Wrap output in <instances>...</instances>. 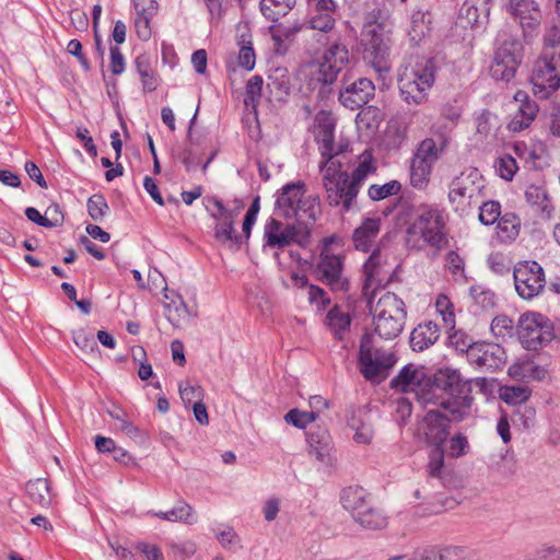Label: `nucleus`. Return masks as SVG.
<instances>
[{"label":"nucleus","mask_w":560,"mask_h":560,"mask_svg":"<svg viewBox=\"0 0 560 560\" xmlns=\"http://www.w3.org/2000/svg\"><path fill=\"white\" fill-rule=\"evenodd\" d=\"M393 387L402 393H412L422 405L438 401L443 390L455 392L460 385L459 373L445 368L431 374L424 366L407 364L392 381Z\"/></svg>","instance_id":"f257e3e1"},{"label":"nucleus","mask_w":560,"mask_h":560,"mask_svg":"<svg viewBox=\"0 0 560 560\" xmlns=\"http://www.w3.org/2000/svg\"><path fill=\"white\" fill-rule=\"evenodd\" d=\"M368 298L375 334L385 340L397 338L402 332L407 318L404 301L388 291H380L376 298Z\"/></svg>","instance_id":"f03ea898"},{"label":"nucleus","mask_w":560,"mask_h":560,"mask_svg":"<svg viewBox=\"0 0 560 560\" xmlns=\"http://www.w3.org/2000/svg\"><path fill=\"white\" fill-rule=\"evenodd\" d=\"M326 198L331 206H341L349 211L359 194L351 177L335 159H326L319 166Z\"/></svg>","instance_id":"7ed1b4c3"},{"label":"nucleus","mask_w":560,"mask_h":560,"mask_svg":"<svg viewBox=\"0 0 560 560\" xmlns=\"http://www.w3.org/2000/svg\"><path fill=\"white\" fill-rule=\"evenodd\" d=\"M533 94L549 98L560 88V50L542 49L532 63L528 78Z\"/></svg>","instance_id":"20e7f679"},{"label":"nucleus","mask_w":560,"mask_h":560,"mask_svg":"<svg viewBox=\"0 0 560 560\" xmlns=\"http://www.w3.org/2000/svg\"><path fill=\"white\" fill-rule=\"evenodd\" d=\"M435 81L431 61L422 59L408 65L399 75V91L408 104H421Z\"/></svg>","instance_id":"39448f33"},{"label":"nucleus","mask_w":560,"mask_h":560,"mask_svg":"<svg viewBox=\"0 0 560 560\" xmlns=\"http://www.w3.org/2000/svg\"><path fill=\"white\" fill-rule=\"evenodd\" d=\"M517 336L525 349L536 351L555 339V324L541 313L526 312L518 319Z\"/></svg>","instance_id":"423d86ee"},{"label":"nucleus","mask_w":560,"mask_h":560,"mask_svg":"<svg viewBox=\"0 0 560 560\" xmlns=\"http://www.w3.org/2000/svg\"><path fill=\"white\" fill-rule=\"evenodd\" d=\"M304 192L303 183L285 185L276 201L279 214L298 222L314 221L318 206L315 200L305 199Z\"/></svg>","instance_id":"0eeeda50"},{"label":"nucleus","mask_w":560,"mask_h":560,"mask_svg":"<svg viewBox=\"0 0 560 560\" xmlns=\"http://www.w3.org/2000/svg\"><path fill=\"white\" fill-rule=\"evenodd\" d=\"M442 221L439 212L424 209L407 231V243L421 249L425 246L439 247L443 243Z\"/></svg>","instance_id":"6e6552de"},{"label":"nucleus","mask_w":560,"mask_h":560,"mask_svg":"<svg viewBox=\"0 0 560 560\" xmlns=\"http://www.w3.org/2000/svg\"><path fill=\"white\" fill-rule=\"evenodd\" d=\"M336 237L325 238L323 248L316 264V272L322 281L326 282L335 291H347L349 281L343 275L342 256L331 248Z\"/></svg>","instance_id":"1a4fd4ad"},{"label":"nucleus","mask_w":560,"mask_h":560,"mask_svg":"<svg viewBox=\"0 0 560 560\" xmlns=\"http://www.w3.org/2000/svg\"><path fill=\"white\" fill-rule=\"evenodd\" d=\"M265 244L273 248H283L293 243L305 246L310 241V229L306 223L284 224L270 219L264 226Z\"/></svg>","instance_id":"9d476101"},{"label":"nucleus","mask_w":560,"mask_h":560,"mask_svg":"<svg viewBox=\"0 0 560 560\" xmlns=\"http://www.w3.org/2000/svg\"><path fill=\"white\" fill-rule=\"evenodd\" d=\"M343 506L351 512L352 517L361 526L380 529L387 525L386 516L377 509L365 502L360 489H348L342 494Z\"/></svg>","instance_id":"9b49d317"},{"label":"nucleus","mask_w":560,"mask_h":560,"mask_svg":"<svg viewBox=\"0 0 560 560\" xmlns=\"http://www.w3.org/2000/svg\"><path fill=\"white\" fill-rule=\"evenodd\" d=\"M513 276L515 290L523 300H532L539 295L546 284L544 268L534 260L517 262Z\"/></svg>","instance_id":"f8f14e48"},{"label":"nucleus","mask_w":560,"mask_h":560,"mask_svg":"<svg viewBox=\"0 0 560 560\" xmlns=\"http://www.w3.org/2000/svg\"><path fill=\"white\" fill-rule=\"evenodd\" d=\"M396 362L393 353L373 351L372 338L364 336L359 352L360 371L365 378L375 381L382 377Z\"/></svg>","instance_id":"ddd939ff"},{"label":"nucleus","mask_w":560,"mask_h":560,"mask_svg":"<svg viewBox=\"0 0 560 560\" xmlns=\"http://www.w3.org/2000/svg\"><path fill=\"white\" fill-rule=\"evenodd\" d=\"M522 61V46L516 42L502 44L494 54L490 67L491 77L497 81H511Z\"/></svg>","instance_id":"4468645a"},{"label":"nucleus","mask_w":560,"mask_h":560,"mask_svg":"<svg viewBox=\"0 0 560 560\" xmlns=\"http://www.w3.org/2000/svg\"><path fill=\"white\" fill-rule=\"evenodd\" d=\"M483 186L481 173L477 168H468L452 182L448 198L457 206H466L481 194Z\"/></svg>","instance_id":"2eb2a0df"},{"label":"nucleus","mask_w":560,"mask_h":560,"mask_svg":"<svg viewBox=\"0 0 560 560\" xmlns=\"http://www.w3.org/2000/svg\"><path fill=\"white\" fill-rule=\"evenodd\" d=\"M460 385L455 392L443 390L439 395L438 401L430 405H439L445 409L452 420L462 421L470 415L472 398L467 395V383L459 375Z\"/></svg>","instance_id":"dca6fc26"},{"label":"nucleus","mask_w":560,"mask_h":560,"mask_svg":"<svg viewBox=\"0 0 560 560\" xmlns=\"http://www.w3.org/2000/svg\"><path fill=\"white\" fill-rule=\"evenodd\" d=\"M390 27L387 22L373 20L364 24L362 36L365 51L375 58H383L390 42Z\"/></svg>","instance_id":"f3484780"},{"label":"nucleus","mask_w":560,"mask_h":560,"mask_svg":"<svg viewBox=\"0 0 560 560\" xmlns=\"http://www.w3.org/2000/svg\"><path fill=\"white\" fill-rule=\"evenodd\" d=\"M467 355L472 363L490 371L501 368L506 359L504 349L492 342H476L467 349Z\"/></svg>","instance_id":"a211bd4d"},{"label":"nucleus","mask_w":560,"mask_h":560,"mask_svg":"<svg viewBox=\"0 0 560 560\" xmlns=\"http://www.w3.org/2000/svg\"><path fill=\"white\" fill-rule=\"evenodd\" d=\"M418 433L429 444L441 446L448 435V420L439 411L431 410L419 423Z\"/></svg>","instance_id":"6ab92c4d"},{"label":"nucleus","mask_w":560,"mask_h":560,"mask_svg":"<svg viewBox=\"0 0 560 560\" xmlns=\"http://www.w3.org/2000/svg\"><path fill=\"white\" fill-rule=\"evenodd\" d=\"M315 136L319 144V150L323 158L334 159L337 154L335 149V119L330 112L320 110L315 116Z\"/></svg>","instance_id":"aec40b11"},{"label":"nucleus","mask_w":560,"mask_h":560,"mask_svg":"<svg viewBox=\"0 0 560 560\" xmlns=\"http://www.w3.org/2000/svg\"><path fill=\"white\" fill-rule=\"evenodd\" d=\"M506 8L524 30H533L540 24L541 11L534 0H510Z\"/></svg>","instance_id":"412c9836"},{"label":"nucleus","mask_w":560,"mask_h":560,"mask_svg":"<svg viewBox=\"0 0 560 560\" xmlns=\"http://www.w3.org/2000/svg\"><path fill=\"white\" fill-rule=\"evenodd\" d=\"M514 100L518 102L520 105L508 124V128L513 132H520L529 127L533 122L538 113V105L529 100L528 94L524 91H517L514 94Z\"/></svg>","instance_id":"4be33fe9"},{"label":"nucleus","mask_w":560,"mask_h":560,"mask_svg":"<svg viewBox=\"0 0 560 560\" xmlns=\"http://www.w3.org/2000/svg\"><path fill=\"white\" fill-rule=\"evenodd\" d=\"M374 90L371 80L359 79L340 92L339 100L345 107L355 109L373 97Z\"/></svg>","instance_id":"5701e85b"},{"label":"nucleus","mask_w":560,"mask_h":560,"mask_svg":"<svg viewBox=\"0 0 560 560\" xmlns=\"http://www.w3.org/2000/svg\"><path fill=\"white\" fill-rule=\"evenodd\" d=\"M382 229V219L380 217L364 218L353 230L352 241L355 249L369 252Z\"/></svg>","instance_id":"b1692460"},{"label":"nucleus","mask_w":560,"mask_h":560,"mask_svg":"<svg viewBox=\"0 0 560 560\" xmlns=\"http://www.w3.org/2000/svg\"><path fill=\"white\" fill-rule=\"evenodd\" d=\"M383 265L380 252H373V254L369 257L364 265L365 271V284H364V294L366 296L373 295L376 298L381 289V285L385 279L383 275Z\"/></svg>","instance_id":"393cba45"},{"label":"nucleus","mask_w":560,"mask_h":560,"mask_svg":"<svg viewBox=\"0 0 560 560\" xmlns=\"http://www.w3.org/2000/svg\"><path fill=\"white\" fill-rule=\"evenodd\" d=\"M327 66L329 65L323 59V57H320L316 60L304 63L299 70V77L310 85L330 84L337 79V77L336 74L328 77Z\"/></svg>","instance_id":"a878e982"},{"label":"nucleus","mask_w":560,"mask_h":560,"mask_svg":"<svg viewBox=\"0 0 560 560\" xmlns=\"http://www.w3.org/2000/svg\"><path fill=\"white\" fill-rule=\"evenodd\" d=\"M492 0H466L462 8V19L468 26H476L488 21Z\"/></svg>","instance_id":"bb28decb"},{"label":"nucleus","mask_w":560,"mask_h":560,"mask_svg":"<svg viewBox=\"0 0 560 560\" xmlns=\"http://www.w3.org/2000/svg\"><path fill=\"white\" fill-rule=\"evenodd\" d=\"M450 142L447 135H440L438 139L427 138L422 140L417 149L415 158L434 165L445 151Z\"/></svg>","instance_id":"cd10ccee"},{"label":"nucleus","mask_w":560,"mask_h":560,"mask_svg":"<svg viewBox=\"0 0 560 560\" xmlns=\"http://www.w3.org/2000/svg\"><path fill=\"white\" fill-rule=\"evenodd\" d=\"M440 337L439 326L433 322L418 325L410 335L412 350L423 351L435 343Z\"/></svg>","instance_id":"c85d7f7f"},{"label":"nucleus","mask_w":560,"mask_h":560,"mask_svg":"<svg viewBox=\"0 0 560 560\" xmlns=\"http://www.w3.org/2000/svg\"><path fill=\"white\" fill-rule=\"evenodd\" d=\"M214 206L218 209V213L214 214L217 220L214 236L222 244L233 243L236 238L233 215L224 208L221 201L215 200Z\"/></svg>","instance_id":"c756f323"},{"label":"nucleus","mask_w":560,"mask_h":560,"mask_svg":"<svg viewBox=\"0 0 560 560\" xmlns=\"http://www.w3.org/2000/svg\"><path fill=\"white\" fill-rule=\"evenodd\" d=\"M525 200L534 211L540 213L544 218L550 219L552 217L555 208L548 192L542 186H527L525 189Z\"/></svg>","instance_id":"7c9ffc66"},{"label":"nucleus","mask_w":560,"mask_h":560,"mask_svg":"<svg viewBox=\"0 0 560 560\" xmlns=\"http://www.w3.org/2000/svg\"><path fill=\"white\" fill-rule=\"evenodd\" d=\"M325 325L338 339H343L350 330L351 316L348 312L334 306L326 315Z\"/></svg>","instance_id":"2f4dec72"},{"label":"nucleus","mask_w":560,"mask_h":560,"mask_svg":"<svg viewBox=\"0 0 560 560\" xmlns=\"http://www.w3.org/2000/svg\"><path fill=\"white\" fill-rule=\"evenodd\" d=\"M377 170L376 161L371 151L366 150L357 158L351 180L360 190L362 183Z\"/></svg>","instance_id":"473e14b6"},{"label":"nucleus","mask_w":560,"mask_h":560,"mask_svg":"<svg viewBox=\"0 0 560 560\" xmlns=\"http://www.w3.org/2000/svg\"><path fill=\"white\" fill-rule=\"evenodd\" d=\"M26 493L30 500L42 508L50 505L52 494L47 479L37 478L26 483Z\"/></svg>","instance_id":"72a5a7b5"},{"label":"nucleus","mask_w":560,"mask_h":560,"mask_svg":"<svg viewBox=\"0 0 560 560\" xmlns=\"http://www.w3.org/2000/svg\"><path fill=\"white\" fill-rule=\"evenodd\" d=\"M323 59L329 65L328 77L336 74L349 62V51L345 45L332 44L324 54Z\"/></svg>","instance_id":"f704fd0d"},{"label":"nucleus","mask_w":560,"mask_h":560,"mask_svg":"<svg viewBox=\"0 0 560 560\" xmlns=\"http://www.w3.org/2000/svg\"><path fill=\"white\" fill-rule=\"evenodd\" d=\"M497 237L502 243H512L521 231V220L512 213L504 214L497 224Z\"/></svg>","instance_id":"c9c22d12"},{"label":"nucleus","mask_w":560,"mask_h":560,"mask_svg":"<svg viewBox=\"0 0 560 560\" xmlns=\"http://www.w3.org/2000/svg\"><path fill=\"white\" fill-rule=\"evenodd\" d=\"M165 311L167 320L175 328H183L191 317V313L180 296H178L177 301L171 300L170 303H166Z\"/></svg>","instance_id":"e433bc0d"},{"label":"nucleus","mask_w":560,"mask_h":560,"mask_svg":"<svg viewBox=\"0 0 560 560\" xmlns=\"http://www.w3.org/2000/svg\"><path fill=\"white\" fill-rule=\"evenodd\" d=\"M311 452L319 459H327L332 451L331 438L325 430H317L308 438Z\"/></svg>","instance_id":"4c0bfd02"},{"label":"nucleus","mask_w":560,"mask_h":560,"mask_svg":"<svg viewBox=\"0 0 560 560\" xmlns=\"http://www.w3.org/2000/svg\"><path fill=\"white\" fill-rule=\"evenodd\" d=\"M238 45L241 47L238 55V65L247 71L254 69L256 57L254 49L252 47V36L246 26L242 28V32L238 36Z\"/></svg>","instance_id":"58836bf2"},{"label":"nucleus","mask_w":560,"mask_h":560,"mask_svg":"<svg viewBox=\"0 0 560 560\" xmlns=\"http://www.w3.org/2000/svg\"><path fill=\"white\" fill-rule=\"evenodd\" d=\"M532 390L527 386H501L499 388V397L510 406H520L529 400Z\"/></svg>","instance_id":"ea45409f"},{"label":"nucleus","mask_w":560,"mask_h":560,"mask_svg":"<svg viewBox=\"0 0 560 560\" xmlns=\"http://www.w3.org/2000/svg\"><path fill=\"white\" fill-rule=\"evenodd\" d=\"M433 165L413 158L411 163L410 183L415 188L423 189L428 186Z\"/></svg>","instance_id":"a19ab883"},{"label":"nucleus","mask_w":560,"mask_h":560,"mask_svg":"<svg viewBox=\"0 0 560 560\" xmlns=\"http://www.w3.org/2000/svg\"><path fill=\"white\" fill-rule=\"evenodd\" d=\"M155 516L170 522H183L188 524L196 522L194 509L187 503H180L166 512H156Z\"/></svg>","instance_id":"79ce46f5"},{"label":"nucleus","mask_w":560,"mask_h":560,"mask_svg":"<svg viewBox=\"0 0 560 560\" xmlns=\"http://www.w3.org/2000/svg\"><path fill=\"white\" fill-rule=\"evenodd\" d=\"M294 4L295 0H260V10L267 19L276 21L287 14Z\"/></svg>","instance_id":"37998d69"},{"label":"nucleus","mask_w":560,"mask_h":560,"mask_svg":"<svg viewBox=\"0 0 560 560\" xmlns=\"http://www.w3.org/2000/svg\"><path fill=\"white\" fill-rule=\"evenodd\" d=\"M294 279L296 280V284L306 287L308 301L312 305H315L318 311H324L330 303V300L326 295L325 291L317 285L307 284V280L304 276H295Z\"/></svg>","instance_id":"c03bdc74"},{"label":"nucleus","mask_w":560,"mask_h":560,"mask_svg":"<svg viewBox=\"0 0 560 560\" xmlns=\"http://www.w3.org/2000/svg\"><path fill=\"white\" fill-rule=\"evenodd\" d=\"M178 390L180 398L186 406L202 401L205 398V390L197 382L188 380L180 382L178 384Z\"/></svg>","instance_id":"a18cd8bd"},{"label":"nucleus","mask_w":560,"mask_h":560,"mask_svg":"<svg viewBox=\"0 0 560 560\" xmlns=\"http://www.w3.org/2000/svg\"><path fill=\"white\" fill-rule=\"evenodd\" d=\"M435 311L442 317L444 325L453 329L455 327V308L451 299L445 294H439L435 299Z\"/></svg>","instance_id":"49530a36"},{"label":"nucleus","mask_w":560,"mask_h":560,"mask_svg":"<svg viewBox=\"0 0 560 560\" xmlns=\"http://www.w3.org/2000/svg\"><path fill=\"white\" fill-rule=\"evenodd\" d=\"M400 188L401 185L397 180H390L382 185L373 184L369 187L368 195L372 200L378 201L396 195Z\"/></svg>","instance_id":"de8ad7c7"},{"label":"nucleus","mask_w":560,"mask_h":560,"mask_svg":"<svg viewBox=\"0 0 560 560\" xmlns=\"http://www.w3.org/2000/svg\"><path fill=\"white\" fill-rule=\"evenodd\" d=\"M494 168L502 179L510 182L516 174L518 166L514 158L505 154L497 159Z\"/></svg>","instance_id":"09e8293b"},{"label":"nucleus","mask_w":560,"mask_h":560,"mask_svg":"<svg viewBox=\"0 0 560 560\" xmlns=\"http://www.w3.org/2000/svg\"><path fill=\"white\" fill-rule=\"evenodd\" d=\"M537 368L530 361H517L508 369V374L515 381H526L534 377Z\"/></svg>","instance_id":"8fccbe9b"},{"label":"nucleus","mask_w":560,"mask_h":560,"mask_svg":"<svg viewBox=\"0 0 560 560\" xmlns=\"http://www.w3.org/2000/svg\"><path fill=\"white\" fill-rule=\"evenodd\" d=\"M352 430L354 431L352 439L357 444L369 445L374 438V430L370 422L358 421L352 423Z\"/></svg>","instance_id":"3c124183"},{"label":"nucleus","mask_w":560,"mask_h":560,"mask_svg":"<svg viewBox=\"0 0 560 560\" xmlns=\"http://www.w3.org/2000/svg\"><path fill=\"white\" fill-rule=\"evenodd\" d=\"M317 416L313 411H300L298 409H292L284 416V420L288 423L300 429H303L314 422Z\"/></svg>","instance_id":"603ef678"},{"label":"nucleus","mask_w":560,"mask_h":560,"mask_svg":"<svg viewBox=\"0 0 560 560\" xmlns=\"http://www.w3.org/2000/svg\"><path fill=\"white\" fill-rule=\"evenodd\" d=\"M513 320L506 315H498L492 319L490 329L493 336L504 338L513 331Z\"/></svg>","instance_id":"864d4df0"},{"label":"nucleus","mask_w":560,"mask_h":560,"mask_svg":"<svg viewBox=\"0 0 560 560\" xmlns=\"http://www.w3.org/2000/svg\"><path fill=\"white\" fill-rule=\"evenodd\" d=\"M500 214V203L497 201H488L480 207L479 220L485 225H491L499 220Z\"/></svg>","instance_id":"5fc2aeb1"},{"label":"nucleus","mask_w":560,"mask_h":560,"mask_svg":"<svg viewBox=\"0 0 560 560\" xmlns=\"http://www.w3.org/2000/svg\"><path fill=\"white\" fill-rule=\"evenodd\" d=\"M107 209H108L107 203L102 196H93L89 199L88 210H89L90 217L93 220L98 221V220L103 219Z\"/></svg>","instance_id":"6e6d98bb"},{"label":"nucleus","mask_w":560,"mask_h":560,"mask_svg":"<svg viewBox=\"0 0 560 560\" xmlns=\"http://www.w3.org/2000/svg\"><path fill=\"white\" fill-rule=\"evenodd\" d=\"M527 560H560V546L546 545L535 550Z\"/></svg>","instance_id":"4d7b16f0"},{"label":"nucleus","mask_w":560,"mask_h":560,"mask_svg":"<svg viewBox=\"0 0 560 560\" xmlns=\"http://www.w3.org/2000/svg\"><path fill=\"white\" fill-rule=\"evenodd\" d=\"M444 466V452L441 446H435L430 453V460L428 464L429 474L438 477L442 472Z\"/></svg>","instance_id":"13d9d810"},{"label":"nucleus","mask_w":560,"mask_h":560,"mask_svg":"<svg viewBox=\"0 0 560 560\" xmlns=\"http://www.w3.org/2000/svg\"><path fill=\"white\" fill-rule=\"evenodd\" d=\"M116 430L126 434L129 439L132 440H142L147 439L148 434L142 432L139 428L133 425L127 418L120 419L119 423H116Z\"/></svg>","instance_id":"bf43d9fd"},{"label":"nucleus","mask_w":560,"mask_h":560,"mask_svg":"<svg viewBox=\"0 0 560 560\" xmlns=\"http://www.w3.org/2000/svg\"><path fill=\"white\" fill-rule=\"evenodd\" d=\"M310 28L322 32H329L335 25V20L330 13H322L308 21Z\"/></svg>","instance_id":"052dcab7"},{"label":"nucleus","mask_w":560,"mask_h":560,"mask_svg":"<svg viewBox=\"0 0 560 560\" xmlns=\"http://www.w3.org/2000/svg\"><path fill=\"white\" fill-rule=\"evenodd\" d=\"M446 266L456 280L465 278L464 261L456 253L451 252L447 254Z\"/></svg>","instance_id":"680f3d73"},{"label":"nucleus","mask_w":560,"mask_h":560,"mask_svg":"<svg viewBox=\"0 0 560 560\" xmlns=\"http://www.w3.org/2000/svg\"><path fill=\"white\" fill-rule=\"evenodd\" d=\"M468 441L463 434L454 435L448 443L447 453L452 457H459L466 453Z\"/></svg>","instance_id":"e2e57ef3"},{"label":"nucleus","mask_w":560,"mask_h":560,"mask_svg":"<svg viewBox=\"0 0 560 560\" xmlns=\"http://www.w3.org/2000/svg\"><path fill=\"white\" fill-rule=\"evenodd\" d=\"M261 90L262 79L258 75L250 78L246 86L247 98L245 103L248 104V102H250L255 104L261 95Z\"/></svg>","instance_id":"0e129e2a"},{"label":"nucleus","mask_w":560,"mask_h":560,"mask_svg":"<svg viewBox=\"0 0 560 560\" xmlns=\"http://www.w3.org/2000/svg\"><path fill=\"white\" fill-rule=\"evenodd\" d=\"M494 122L495 117L483 112L477 117L476 130L479 135L488 136L492 131Z\"/></svg>","instance_id":"69168bd1"},{"label":"nucleus","mask_w":560,"mask_h":560,"mask_svg":"<svg viewBox=\"0 0 560 560\" xmlns=\"http://www.w3.org/2000/svg\"><path fill=\"white\" fill-rule=\"evenodd\" d=\"M135 10L137 16L152 18L158 11L155 0H135Z\"/></svg>","instance_id":"338daca9"},{"label":"nucleus","mask_w":560,"mask_h":560,"mask_svg":"<svg viewBox=\"0 0 560 560\" xmlns=\"http://www.w3.org/2000/svg\"><path fill=\"white\" fill-rule=\"evenodd\" d=\"M136 550L145 557V560H164L160 548L148 542H139Z\"/></svg>","instance_id":"774afa93"}]
</instances>
